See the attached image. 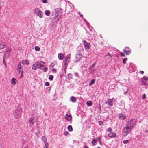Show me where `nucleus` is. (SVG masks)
Instances as JSON below:
<instances>
[{
  "label": "nucleus",
  "instance_id": "nucleus-8",
  "mask_svg": "<svg viewBox=\"0 0 148 148\" xmlns=\"http://www.w3.org/2000/svg\"><path fill=\"white\" fill-rule=\"evenodd\" d=\"M39 64L38 61L36 62L33 65L32 69L34 70L37 69L38 67Z\"/></svg>",
  "mask_w": 148,
  "mask_h": 148
},
{
  "label": "nucleus",
  "instance_id": "nucleus-42",
  "mask_svg": "<svg viewBox=\"0 0 148 148\" xmlns=\"http://www.w3.org/2000/svg\"><path fill=\"white\" fill-rule=\"evenodd\" d=\"M120 55L121 56L123 57H125V54L123 53L122 52L121 53Z\"/></svg>",
  "mask_w": 148,
  "mask_h": 148
},
{
  "label": "nucleus",
  "instance_id": "nucleus-24",
  "mask_svg": "<svg viewBox=\"0 0 148 148\" xmlns=\"http://www.w3.org/2000/svg\"><path fill=\"white\" fill-rule=\"evenodd\" d=\"M5 43H0V50L1 49L5 46Z\"/></svg>",
  "mask_w": 148,
  "mask_h": 148
},
{
  "label": "nucleus",
  "instance_id": "nucleus-56",
  "mask_svg": "<svg viewBox=\"0 0 148 148\" xmlns=\"http://www.w3.org/2000/svg\"><path fill=\"white\" fill-rule=\"evenodd\" d=\"M97 148H101L100 147H98Z\"/></svg>",
  "mask_w": 148,
  "mask_h": 148
},
{
  "label": "nucleus",
  "instance_id": "nucleus-46",
  "mask_svg": "<svg viewBox=\"0 0 148 148\" xmlns=\"http://www.w3.org/2000/svg\"><path fill=\"white\" fill-rule=\"evenodd\" d=\"M48 69L47 67H46L44 69V71L45 72H47V71Z\"/></svg>",
  "mask_w": 148,
  "mask_h": 148
},
{
  "label": "nucleus",
  "instance_id": "nucleus-55",
  "mask_svg": "<svg viewBox=\"0 0 148 148\" xmlns=\"http://www.w3.org/2000/svg\"><path fill=\"white\" fill-rule=\"evenodd\" d=\"M100 123H101V121H100V122H99V123L100 124Z\"/></svg>",
  "mask_w": 148,
  "mask_h": 148
},
{
  "label": "nucleus",
  "instance_id": "nucleus-12",
  "mask_svg": "<svg viewBox=\"0 0 148 148\" xmlns=\"http://www.w3.org/2000/svg\"><path fill=\"white\" fill-rule=\"evenodd\" d=\"M118 117L119 119H126V116L122 114H119Z\"/></svg>",
  "mask_w": 148,
  "mask_h": 148
},
{
  "label": "nucleus",
  "instance_id": "nucleus-2",
  "mask_svg": "<svg viewBox=\"0 0 148 148\" xmlns=\"http://www.w3.org/2000/svg\"><path fill=\"white\" fill-rule=\"evenodd\" d=\"M34 14L40 18L43 17V13L40 9L38 8H36L34 10Z\"/></svg>",
  "mask_w": 148,
  "mask_h": 148
},
{
  "label": "nucleus",
  "instance_id": "nucleus-22",
  "mask_svg": "<svg viewBox=\"0 0 148 148\" xmlns=\"http://www.w3.org/2000/svg\"><path fill=\"white\" fill-rule=\"evenodd\" d=\"M58 57L60 60H62L64 58V55L62 54H59L58 55Z\"/></svg>",
  "mask_w": 148,
  "mask_h": 148
},
{
  "label": "nucleus",
  "instance_id": "nucleus-33",
  "mask_svg": "<svg viewBox=\"0 0 148 148\" xmlns=\"http://www.w3.org/2000/svg\"><path fill=\"white\" fill-rule=\"evenodd\" d=\"M127 58H124L123 60V62L124 64H125L126 61L127 60Z\"/></svg>",
  "mask_w": 148,
  "mask_h": 148
},
{
  "label": "nucleus",
  "instance_id": "nucleus-32",
  "mask_svg": "<svg viewBox=\"0 0 148 148\" xmlns=\"http://www.w3.org/2000/svg\"><path fill=\"white\" fill-rule=\"evenodd\" d=\"M53 77L52 75H50L49 77V79L52 80L53 79Z\"/></svg>",
  "mask_w": 148,
  "mask_h": 148
},
{
  "label": "nucleus",
  "instance_id": "nucleus-44",
  "mask_svg": "<svg viewBox=\"0 0 148 148\" xmlns=\"http://www.w3.org/2000/svg\"><path fill=\"white\" fill-rule=\"evenodd\" d=\"M143 99H144L146 98V95L145 94H143L142 95V97Z\"/></svg>",
  "mask_w": 148,
  "mask_h": 148
},
{
  "label": "nucleus",
  "instance_id": "nucleus-59",
  "mask_svg": "<svg viewBox=\"0 0 148 148\" xmlns=\"http://www.w3.org/2000/svg\"><path fill=\"white\" fill-rule=\"evenodd\" d=\"M20 48H19V49H20Z\"/></svg>",
  "mask_w": 148,
  "mask_h": 148
},
{
  "label": "nucleus",
  "instance_id": "nucleus-50",
  "mask_svg": "<svg viewBox=\"0 0 148 148\" xmlns=\"http://www.w3.org/2000/svg\"><path fill=\"white\" fill-rule=\"evenodd\" d=\"M51 66L52 67H53V66H54V64H53V63H52L51 64Z\"/></svg>",
  "mask_w": 148,
  "mask_h": 148
},
{
  "label": "nucleus",
  "instance_id": "nucleus-17",
  "mask_svg": "<svg viewBox=\"0 0 148 148\" xmlns=\"http://www.w3.org/2000/svg\"><path fill=\"white\" fill-rule=\"evenodd\" d=\"M21 64L19 63L18 64V73L20 74L21 71Z\"/></svg>",
  "mask_w": 148,
  "mask_h": 148
},
{
  "label": "nucleus",
  "instance_id": "nucleus-34",
  "mask_svg": "<svg viewBox=\"0 0 148 148\" xmlns=\"http://www.w3.org/2000/svg\"><path fill=\"white\" fill-rule=\"evenodd\" d=\"M129 140H124L123 141V143L125 144H126L127 143H128V142H129Z\"/></svg>",
  "mask_w": 148,
  "mask_h": 148
},
{
  "label": "nucleus",
  "instance_id": "nucleus-5",
  "mask_svg": "<svg viewBox=\"0 0 148 148\" xmlns=\"http://www.w3.org/2000/svg\"><path fill=\"white\" fill-rule=\"evenodd\" d=\"M11 48H8L7 49V51L4 53V58H8L10 56V54L11 51Z\"/></svg>",
  "mask_w": 148,
  "mask_h": 148
},
{
  "label": "nucleus",
  "instance_id": "nucleus-19",
  "mask_svg": "<svg viewBox=\"0 0 148 148\" xmlns=\"http://www.w3.org/2000/svg\"><path fill=\"white\" fill-rule=\"evenodd\" d=\"M95 79H92L89 83V85L90 86H92L95 82Z\"/></svg>",
  "mask_w": 148,
  "mask_h": 148
},
{
  "label": "nucleus",
  "instance_id": "nucleus-40",
  "mask_svg": "<svg viewBox=\"0 0 148 148\" xmlns=\"http://www.w3.org/2000/svg\"><path fill=\"white\" fill-rule=\"evenodd\" d=\"M42 3H47L48 1L47 0H43Z\"/></svg>",
  "mask_w": 148,
  "mask_h": 148
},
{
  "label": "nucleus",
  "instance_id": "nucleus-7",
  "mask_svg": "<svg viewBox=\"0 0 148 148\" xmlns=\"http://www.w3.org/2000/svg\"><path fill=\"white\" fill-rule=\"evenodd\" d=\"M123 52L127 55H128L131 53V50L128 47H126L123 50Z\"/></svg>",
  "mask_w": 148,
  "mask_h": 148
},
{
  "label": "nucleus",
  "instance_id": "nucleus-1",
  "mask_svg": "<svg viewBox=\"0 0 148 148\" xmlns=\"http://www.w3.org/2000/svg\"><path fill=\"white\" fill-rule=\"evenodd\" d=\"M133 121L131 120L128 121L125 124V126L123 128V136H126L131 131L132 127H133Z\"/></svg>",
  "mask_w": 148,
  "mask_h": 148
},
{
  "label": "nucleus",
  "instance_id": "nucleus-18",
  "mask_svg": "<svg viewBox=\"0 0 148 148\" xmlns=\"http://www.w3.org/2000/svg\"><path fill=\"white\" fill-rule=\"evenodd\" d=\"M70 100L73 102H75L76 101V99L75 97L74 96H71L70 98Z\"/></svg>",
  "mask_w": 148,
  "mask_h": 148
},
{
  "label": "nucleus",
  "instance_id": "nucleus-25",
  "mask_svg": "<svg viewBox=\"0 0 148 148\" xmlns=\"http://www.w3.org/2000/svg\"><path fill=\"white\" fill-rule=\"evenodd\" d=\"M68 130L69 131H71L73 130V128L71 125H69L67 127Z\"/></svg>",
  "mask_w": 148,
  "mask_h": 148
},
{
  "label": "nucleus",
  "instance_id": "nucleus-28",
  "mask_svg": "<svg viewBox=\"0 0 148 148\" xmlns=\"http://www.w3.org/2000/svg\"><path fill=\"white\" fill-rule=\"evenodd\" d=\"M42 138L44 140V143H47V139L46 138L45 136H43L42 137Z\"/></svg>",
  "mask_w": 148,
  "mask_h": 148
},
{
  "label": "nucleus",
  "instance_id": "nucleus-54",
  "mask_svg": "<svg viewBox=\"0 0 148 148\" xmlns=\"http://www.w3.org/2000/svg\"><path fill=\"white\" fill-rule=\"evenodd\" d=\"M145 132H148V131H147V130H146V131H145Z\"/></svg>",
  "mask_w": 148,
  "mask_h": 148
},
{
  "label": "nucleus",
  "instance_id": "nucleus-60",
  "mask_svg": "<svg viewBox=\"0 0 148 148\" xmlns=\"http://www.w3.org/2000/svg\"><path fill=\"white\" fill-rule=\"evenodd\" d=\"M20 48H19V49H20Z\"/></svg>",
  "mask_w": 148,
  "mask_h": 148
},
{
  "label": "nucleus",
  "instance_id": "nucleus-6",
  "mask_svg": "<svg viewBox=\"0 0 148 148\" xmlns=\"http://www.w3.org/2000/svg\"><path fill=\"white\" fill-rule=\"evenodd\" d=\"M82 57V55L80 54H77L74 58V61L75 62L79 61Z\"/></svg>",
  "mask_w": 148,
  "mask_h": 148
},
{
  "label": "nucleus",
  "instance_id": "nucleus-58",
  "mask_svg": "<svg viewBox=\"0 0 148 148\" xmlns=\"http://www.w3.org/2000/svg\"><path fill=\"white\" fill-rule=\"evenodd\" d=\"M24 148H27V147H24Z\"/></svg>",
  "mask_w": 148,
  "mask_h": 148
},
{
  "label": "nucleus",
  "instance_id": "nucleus-36",
  "mask_svg": "<svg viewBox=\"0 0 148 148\" xmlns=\"http://www.w3.org/2000/svg\"><path fill=\"white\" fill-rule=\"evenodd\" d=\"M148 79V77L147 76H144L143 80H147Z\"/></svg>",
  "mask_w": 148,
  "mask_h": 148
},
{
  "label": "nucleus",
  "instance_id": "nucleus-14",
  "mask_svg": "<svg viewBox=\"0 0 148 148\" xmlns=\"http://www.w3.org/2000/svg\"><path fill=\"white\" fill-rule=\"evenodd\" d=\"M72 116L66 114L65 115V118L68 121H71L72 119Z\"/></svg>",
  "mask_w": 148,
  "mask_h": 148
},
{
  "label": "nucleus",
  "instance_id": "nucleus-57",
  "mask_svg": "<svg viewBox=\"0 0 148 148\" xmlns=\"http://www.w3.org/2000/svg\"><path fill=\"white\" fill-rule=\"evenodd\" d=\"M108 55H109L110 54H109V53H108L107 54V55H108Z\"/></svg>",
  "mask_w": 148,
  "mask_h": 148
},
{
  "label": "nucleus",
  "instance_id": "nucleus-48",
  "mask_svg": "<svg viewBox=\"0 0 148 148\" xmlns=\"http://www.w3.org/2000/svg\"><path fill=\"white\" fill-rule=\"evenodd\" d=\"M84 148H89L88 146L86 145H85L83 146Z\"/></svg>",
  "mask_w": 148,
  "mask_h": 148
},
{
  "label": "nucleus",
  "instance_id": "nucleus-37",
  "mask_svg": "<svg viewBox=\"0 0 148 148\" xmlns=\"http://www.w3.org/2000/svg\"><path fill=\"white\" fill-rule=\"evenodd\" d=\"M48 143H45L44 148H48Z\"/></svg>",
  "mask_w": 148,
  "mask_h": 148
},
{
  "label": "nucleus",
  "instance_id": "nucleus-38",
  "mask_svg": "<svg viewBox=\"0 0 148 148\" xmlns=\"http://www.w3.org/2000/svg\"><path fill=\"white\" fill-rule=\"evenodd\" d=\"M108 131L110 133H111L112 132V130L111 128H108Z\"/></svg>",
  "mask_w": 148,
  "mask_h": 148
},
{
  "label": "nucleus",
  "instance_id": "nucleus-27",
  "mask_svg": "<svg viewBox=\"0 0 148 148\" xmlns=\"http://www.w3.org/2000/svg\"><path fill=\"white\" fill-rule=\"evenodd\" d=\"M69 62H67L64 61V67L65 68V69L68 66V64Z\"/></svg>",
  "mask_w": 148,
  "mask_h": 148
},
{
  "label": "nucleus",
  "instance_id": "nucleus-15",
  "mask_svg": "<svg viewBox=\"0 0 148 148\" xmlns=\"http://www.w3.org/2000/svg\"><path fill=\"white\" fill-rule=\"evenodd\" d=\"M108 135L109 137L111 138H112L115 137L116 134L114 132H111V133H109L108 134Z\"/></svg>",
  "mask_w": 148,
  "mask_h": 148
},
{
  "label": "nucleus",
  "instance_id": "nucleus-13",
  "mask_svg": "<svg viewBox=\"0 0 148 148\" xmlns=\"http://www.w3.org/2000/svg\"><path fill=\"white\" fill-rule=\"evenodd\" d=\"M45 64V62L43 61H40V63L39 64L40 67H39L40 69L42 70L43 69V67H44V64Z\"/></svg>",
  "mask_w": 148,
  "mask_h": 148
},
{
  "label": "nucleus",
  "instance_id": "nucleus-4",
  "mask_svg": "<svg viewBox=\"0 0 148 148\" xmlns=\"http://www.w3.org/2000/svg\"><path fill=\"white\" fill-rule=\"evenodd\" d=\"M57 10L59 12V13L58 14H56V16L55 18V19L57 20H59V19L61 16L62 12V10L60 8H58Z\"/></svg>",
  "mask_w": 148,
  "mask_h": 148
},
{
  "label": "nucleus",
  "instance_id": "nucleus-21",
  "mask_svg": "<svg viewBox=\"0 0 148 148\" xmlns=\"http://www.w3.org/2000/svg\"><path fill=\"white\" fill-rule=\"evenodd\" d=\"M16 79L14 78H12L11 79V84H15L16 83L15 82Z\"/></svg>",
  "mask_w": 148,
  "mask_h": 148
},
{
  "label": "nucleus",
  "instance_id": "nucleus-49",
  "mask_svg": "<svg viewBox=\"0 0 148 148\" xmlns=\"http://www.w3.org/2000/svg\"><path fill=\"white\" fill-rule=\"evenodd\" d=\"M95 66V64H93L92 65V66H90V68L94 67Z\"/></svg>",
  "mask_w": 148,
  "mask_h": 148
},
{
  "label": "nucleus",
  "instance_id": "nucleus-51",
  "mask_svg": "<svg viewBox=\"0 0 148 148\" xmlns=\"http://www.w3.org/2000/svg\"><path fill=\"white\" fill-rule=\"evenodd\" d=\"M140 73H141L142 74H143V73H144V72L143 71H140Z\"/></svg>",
  "mask_w": 148,
  "mask_h": 148
},
{
  "label": "nucleus",
  "instance_id": "nucleus-11",
  "mask_svg": "<svg viewBox=\"0 0 148 148\" xmlns=\"http://www.w3.org/2000/svg\"><path fill=\"white\" fill-rule=\"evenodd\" d=\"M71 55L70 54H69L67 55L66 56L65 58V61L67 62H69L70 61V57Z\"/></svg>",
  "mask_w": 148,
  "mask_h": 148
},
{
  "label": "nucleus",
  "instance_id": "nucleus-52",
  "mask_svg": "<svg viewBox=\"0 0 148 148\" xmlns=\"http://www.w3.org/2000/svg\"><path fill=\"white\" fill-rule=\"evenodd\" d=\"M99 106L100 108V109H101V106L100 105V104H99Z\"/></svg>",
  "mask_w": 148,
  "mask_h": 148
},
{
  "label": "nucleus",
  "instance_id": "nucleus-39",
  "mask_svg": "<svg viewBox=\"0 0 148 148\" xmlns=\"http://www.w3.org/2000/svg\"><path fill=\"white\" fill-rule=\"evenodd\" d=\"M69 133L68 131H66L64 133V134L65 136H67V135L69 134Z\"/></svg>",
  "mask_w": 148,
  "mask_h": 148
},
{
  "label": "nucleus",
  "instance_id": "nucleus-47",
  "mask_svg": "<svg viewBox=\"0 0 148 148\" xmlns=\"http://www.w3.org/2000/svg\"><path fill=\"white\" fill-rule=\"evenodd\" d=\"M74 75L75 76H76V77H78V75H77V73H76V72H75V73H74Z\"/></svg>",
  "mask_w": 148,
  "mask_h": 148
},
{
  "label": "nucleus",
  "instance_id": "nucleus-31",
  "mask_svg": "<svg viewBox=\"0 0 148 148\" xmlns=\"http://www.w3.org/2000/svg\"><path fill=\"white\" fill-rule=\"evenodd\" d=\"M141 83L142 84L146 85L147 84V83H146V82L145 81H144V80H143L142 81Z\"/></svg>",
  "mask_w": 148,
  "mask_h": 148
},
{
  "label": "nucleus",
  "instance_id": "nucleus-53",
  "mask_svg": "<svg viewBox=\"0 0 148 148\" xmlns=\"http://www.w3.org/2000/svg\"><path fill=\"white\" fill-rule=\"evenodd\" d=\"M80 16L81 17H82L83 16V15H80Z\"/></svg>",
  "mask_w": 148,
  "mask_h": 148
},
{
  "label": "nucleus",
  "instance_id": "nucleus-23",
  "mask_svg": "<svg viewBox=\"0 0 148 148\" xmlns=\"http://www.w3.org/2000/svg\"><path fill=\"white\" fill-rule=\"evenodd\" d=\"M87 105L88 106H91L92 105V102L90 101H88L86 103Z\"/></svg>",
  "mask_w": 148,
  "mask_h": 148
},
{
  "label": "nucleus",
  "instance_id": "nucleus-16",
  "mask_svg": "<svg viewBox=\"0 0 148 148\" xmlns=\"http://www.w3.org/2000/svg\"><path fill=\"white\" fill-rule=\"evenodd\" d=\"M22 63L23 64H26L28 65L29 64V61H27V60H23L22 62Z\"/></svg>",
  "mask_w": 148,
  "mask_h": 148
},
{
  "label": "nucleus",
  "instance_id": "nucleus-9",
  "mask_svg": "<svg viewBox=\"0 0 148 148\" xmlns=\"http://www.w3.org/2000/svg\"><path fill=\"white\" fill-rule=\"evenodd\" d=\"M83 43L85 49H89L90 47V44L88 43L86 41H84Z\"/></svg>",
  "mask_w": 148,
  "mask_h": 148
},
{
  "label": "nucleus",
  "instance_id": "nucleus-20",
  "mask_svg": "<svg viewBox=\"0 0 148 148\" xmlns=\"http://www.w3.org/2000/svg\"><path fill=\"white\" fill-rule=\"evenodd\" d=\"M34 117L32 116L29 120V122L30 123H31L32 125H33L34 124V122H33V121L34 120Z\"/></svg>",
  "mask_w": 148,
  "mask_h": 148
},
{
  "label": "nucleus",
  "instance_id": "nucleus-29",
  "mask_svg": "<svg viewBox=\"0 0 148 148\" xmlns=\"http://www.w3.org/2000/svg\"><path fill=\"white\" fill-rule=\"evenodd\" d=\"M97 140L96 139H94L92 142V144H93V145L94 146L95 145V143L97 142Z\"/></svg>",
  "mask_w": 148,
  "mask_h": 148
},
{
  "label": "nucleus",
  "instance_id": "nucleus-30",
  "mask_svg": "<svg viewBox=\"0 0 148 148\" xmlns=\"http://www.w3.org/2000/svg\"><path fill=\"white\" fill-rule=\"evenodd\" d=\"M35 49L37 51H39L40 49L38 46H35Z\"/></svg>",
  "mask_w": 148,
  "mask_h": 148
},
{
  "label": "nucleus",
  "instance_id": "nucleus-45",
  "mask_svg": "<svg viewBox=\"0 0 148 148\" xmlns=\"http://www.w3.org/2000/svg\"><path fill=\"white\" fill-rule=\"evenodd\" d=\"M52 70L53 71V72L54 73H56V69L54 68H53L52 69Z\"/></svg>",
  "mask_w": 148,
  "mask_h": 148
},
{
  "label": "nucleus",
  "instance_id": "nucleus-43",
  "mask_svg": "<svg viewBox=\"0 0 148 148\" xmlns=\"http://www.w3.org/2000/svg\"><path fill=\"white\" fill-rule=\"evenodd\" d=\"M45 85L47 86H48L49 85V84L48 82H46L45 83Z\"/></svg>",
  "mask_w": 148,
  "mask_h": 148
},
{
  "label": "nucleus",
  "instance_id": "nucleus-10",
  "mask_svg": "<svg viewBox=\"0 0 148 148\" xmlns=\"http://www.w3.org/2000/svg\"><path fill=\"white\" fill-rule=\"evenodd\" d=\"M113 99H108L107 101L105 102V103L108 104L109 106H112L113 105L112 103Z\"/></svg>",
  "mask_w": 148,
  "mask_h": 148
},
{
  "label": "nucleus",
  "instance_id": "nucleus-35",
  "mask_svg": "<svg viewBox=\"0 0 148 148\" xmlns=\"http://www.w3.org/2000/svg\"><path fill=\"white\" fill-rule=\"evenodd\" d=\"M5 58H4V57L3 58V63L6 66H6V63L5 62Z\"/></svg>",
  "mask_w": 148,
  "mask_h": 148
},
{
  "label": "nucleus",
  "instance_id": "nucleus-41",
  "mask_svg": "<svg viewBox=\"0 0 148 148\" xmlns=\"http://www.w3.org/2000/svg\"><path fill=\"white\" fill-rule=\"evenodd\" d=\"M23 71H21V76H20V77L21 78L22 77H23Z\"/></svg>",
  "mask_w": 148,
  "mask_h": 148
},
{
  "label": "nucleus",
  "instance_id": "nucleus-26",
  "mask_svg": "<svg viewBox=\"0 0 148 148\" xmlns=\"http://www.w3.org/2000/svg\"><path fill=\"white\" fill-rule=\"evenodd\" d=\"M50 11L49 10H46L45 12V14L47 16H49L50 14Z\"/></svg>",
  "mask_w": 148,
  "mask_h": 148
},
{
  "label": "nucleus",
  "instance_id": "nucleus-3",
  "mask_svg": "<svg viewBox=\"0 0 148 148\" xmlns=\"http://www.w3.org/2000/svg\"><path fill=\"white\" fill-rule=\"evenodd\" d=\"M22 110L20 108H18L15 110L14 113V117L16 119H18L21 115Z\"/></svg>",
  "mask_w": 148,
  "mask_h": 148
}]
</instances>
